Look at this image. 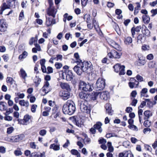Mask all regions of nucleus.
Returning <instances> with one entry per match:
<instances>
[{
    "instance_id": "obj_1",
    "label": "nucleus",
    "mask_w": 157,
    "mask_h": 157,
    "mask_svg": "<svg viewBox=\"0 0 157 157\" xmlns=\"http://www.w3.org/2000/svg\"><path fill=\"white\" fill-rule=\"evenodd\" d=\"M62 110L65 114L69 115L72 114L75 110V106L74 103L71 100H68L63 105Z\"/></svg>"
},
{
    "instance_id": "obj_50",
    "label": "nucleus",
    "mask_w": 157,
    "mask_h": 157,
    "mask_svg": "<svg viewBox=\"0 0 157 157\" xmlns=\"http://www.w3.org/2000/svg\"><path fill=\"white\" fill-rule=\"evenodd\" d=\"M128 127L130 129L135 131H137L138 130L137 127L134 124L129 125L128 126Z\"/></svg>"
},
{
    "instance_id": "obj_42",
    "label": "nucleus",
    "mask_w": 157,
    "mask_h": 157,
    "mask_svg": "<svg viewBox=\"0 0 157 157\" xmlns=\"http://www.w3.org/2000/svg\"><path fill=\"white\" fill-rule=\"evenodd\" d=\"M6 82L10 83L11 85L14 82L13 78L10 77H7L6 79Z\"/></svg>"
},
{
    "instance_id": "obj_4",
    "label": "nucleus",
    "mask_w": 157,
    "mask_h": 157,
    "mask_svg": "<svg viewBox=\"0 0 157 157\" xmlns=\"http://www.w3.org/2000/svg\"><path fill=\"white\" fill-rule=\"evenodd\" d=\"M83 72L89 73L92 69V64L90 62H83L79 63Z\"/></svg>"
},
{
    "instance_id": "obj_2",
    "label": "nucleus",
    "mask_w": 157,
    "mask_h": 157,
    "mask_svg": "<svg viewBox=\"0 0 157 157\" xmlns=\"http://www.w3.org/2000/svg\"><path fill=\"white\" fill-rule=\"evenodd\" d=\"M79 88L82 90L86 92L91 91L93 90V86L88 82L80 81L79 83Z\"/></svg>"
},
{
    "instance_id": "obj_40",
    "label": "nucleus",
    "mask_w": 157,
    "mask_h": 157,
    "mask_svg": "<svg viewBox=\"0 0 157 157\" xmlns=\"http://www.w3.org/2000/svg\"><path fill=\"white\" fill-rule=\"evenodd\" d=\"M32 117V116L31 115L27 114L24 116L23 119L28 124L29 121L31 118Z\"/></svg>"
},
{
    "instance_id": "obj_31",
    "label": "nucleus",
    "mask_w": 157,
    "mask_h": 157,
    "mask_svg": "<svg viewBox=\"0 0 157 157\" xmlns=\"http://www.w3.org/2000/svg\"><path fill=\"white\" fill-rule=\"evenodd\" d=\"M71 152L73 155L76 156L77 157H80V154L77 150L75 149H72Z\"/></svg>"
},
{
    "instance_id": "obj_28",
    "label": "nucleus",
    "mask_w": 157,
    "mask_h": 157,
    "mask_svg": "<svg viewBox=\"0 0 157 157\" xmlns=\"http://www.w3.org/2000/svg\"><path fill=\"white\" fill-rule=\"evenodd\" d=\"M142 18L145 24H148L150 22V18L147 15H143Z\"/></svg>"
},
{
    "instance_id": "obj_32",
    "label": "nucleus",
    "mask_w": 157,
    "mask_h": 157,
    "mask_svg": "<svg viewBox=\"0 0 157 157\" xmlns=\"http://www.w3.org/2000/svg\"><path fill=\"white\" fill-rule=\"evenodd\" d=\"M6 103L3 101L0 102V110L3 111L6 109Z\"/></svg>"
},
{
    "instance_id": "obj_60",
    "label": "nucleus",
    "mask_w": 157,
    "mask_h": 157,
    "mask_svg": "<svg viewBox=\"0 0 157 157\" xmlns=\"http://www.w3.org/2000/svg\"><path fill=\"white\" fill-rule=\"evenodd\" d=\"M2 57L4 61L5 62H7L9 59V57L8 55L7 54H4L2 56Z\"/></svg>"
},
{
    "instance_id": "obj_29",
    "label": "nucleus",
    "mask_w": 157,
    "mask_h": 157,
    "mask_svg": "<svg viewBox=\"0 0 157 157\" xmlns=\"http://www.w3.org/2000/svg\"><path fill=\"white\" fill-rule=\"evenodd\" d=\"M91 96L92 100L94 101L96 100L97 99L99 98L98 92H96L94 94H92L91 95Z\"/></svg>"
},
{
    "instance_id": "obj_58",
    "label": "nucleus",
    "mask_w": 157,
    "mask_h": 157,
    "mask_svg": "<svg viewBox=\"0 0 157 157\" xmlns=\"http://www.w3.org/2000/svg\"><path fill=\"white\" fill-rule=\"evenodd\" d=\"M84 136L85 137L84 140L85 141V142L87 143H88L90 142V138L88 137L87 136L86 134H84Z\"/></svg>"
},
{
    "instance_id": "obj_6",
    "label": "nucleus",
    "mask_w": 157,
    "mask_h": 157,
    "mask_svg": "<svg viewBox=\"0 0 157 157\" xmlns=\"http://www.w3.org/2000/svg\"><path fill=\"white\" fill-rule=\"evenodd\" d=\"M62 77L63 79H66L68 81H71L73 78V75L71 71L65 70L62 73Z\"/></svg>"
},
{
    "instance_id": "obj_53",
    "label": "nucleus",
    "mask_w": 157,
    "mask_h": 157,
    "mask_svg": "<svg viewBox=\"0 0 157 157\" xmlns=\"http://www.w3.org/2000/svg\"><path fill=\"white\" fill-rule=\"evenodd\" d=\"M15 94L20 98H23L25 96L24 93H15Z\"/></svg>"
},
{
    "instance_id": "obj_34",
    "label": "nucleus",
    "mask_w": 157,
    "mask_h": 157,
    "mask_svg": "<svg viewBox=\"0 0 157 157\" xmlns=\"http://www.w3.org/2000/svg\"><path fill=\"white\" fill-rule=\"evenodd\" d=\"M142 32L143 33L147 36H149L150 35V31L147 28L142 29Z\"/></svg>"
},
{
    "instance_id": "obj_17",
    "label": "nucleus",
    "mask_w": 157,
    "mask_h": 157,
    "mask_svg": "<svg viewBox=\"0 0 157 157\" xmlns=\"http://www.w3.org/2000/svg\"><path fill=\"white\" fill-rule=\"evenodd\" d=\"M46 25L47 26H49L55 23V20L54 19L47 17H46Z\"/></svg>"
},
{
    "instance_id": "obj_39",
    "label": "nucleus",
    "mask_w": 157,
    "mask_h": 157,
    "mask_svg": "<svg viewBox=\"0 0 157 157\" xmlns=\"http://www.w3.org/2000/svg\"><path fill=\"white\" fill-rule=\"evenodd\" d=\"M138 62L140 65H144L145 64L146 61L144 58H139Z\"/></svg>"
},
{
    "instance_id": "obj_62",
    "label": "nucleus",
    "mask_w": 157,
    "mask_h": 157,
    "mask_svg": "<svg viewBox=\"0 0 157 157\" xmlns=\"http://www.w3.org/2000/svg\"><path fill=\"white\" fill-rule=\"evenodd\" d=\"M136 79L139 82H142L143 81V77L139 75H137L136 76Z\"/></svg>"
},
{
    "instance_id": "obj_9",
    "label": "nucleus",
    "mask_w": 157,
    "mask_h": 157,
    "mask_svg": "<svg viewBox=\"0 0 157 157\" xmlns=\"http://www.w3.org/2000/svg\"><path fill=\"white\" fill-rule=\"evenodd\" d=\"M57 12V9H56L54 6L49 7L47 10V14L49 16H52L54 18Z\"/></svg>"
},
{
    "instance_id": "obj_13",
    "label": "nucleus",
    "mask_w": 157,
    "mask_h": 157,
    "mask_svg": "<svg viewBox=\"0 0 157 157\" xmlns=\"http://www.w3.org/2000/svg\"><path fill=\"white\" fill-rule=\"evenodd\" d=\"M59 95L64 100H67L70 96V93L68 91H65L60 92Z\"/></svg>"
},
{
    "instance_id": "obj_59",
    "label": "nucleus",
    "mask_w": 157,
    "mask_h": 157,
    "mask_svg": "<svg viewBox=\"0 0 157 157\" xmlns=\"http://www.w3.org/2000/svg\"><path fill=\"white\" fill-rule=\"evenodd\" d=\"M14 153L16 155L18 156L21 155L22 152L19 150H17L14 151Z\"/></svg>"
},
{
    "instance_id": "obj_54",
    "label": "nucleus",
    "mask_w": 157,
    "mask_h": 157,
    "mask_svg": "<svg viewBox=\"0 0 157 157\" xmlns=\"http://www.w3.org/2000/svg\"><path fill=\"white\" fill-rule=\"evenodd\" d=\"M148 67L149 68H154L155 66V63L153 62H150L148 64Z\"/></svg>"
},
{
    "instance_id": "obj_47",
    "label": "nucleus",
    "mask_w": 157,
    "mask_h": 157,
    "mask_svg": "<svg viewBox=\"0 0 157 157\" xmlns=\"http://www.w3.org/2000/svg\"><path fill=\"white\" fill-rule=\"evenodd\" d=\"M156 103V102L155 101H150V102H149L148 103H147V105L149 107L151 108L154 105H155Z\"/></svg>"
},
{
    "instance_id": "obj_11",
    "label": "nucleus",
    "mask_w": 157,
    "mask_h": 157,
    "mask_svg": "<svg viewBox=\"0 0 157 157\" xmlns=\"http://www.w3.org/2000/svg\"><path fill=\"white\" fill-rule=\"evenodd\" d=\"M24 137L25 136L24 134H20L11 137L10 139V140H9V141L12 142H17L22 140Z\"/></svg>"
},
{
    "instance_id": "obj_52",
    "label": "nucleus",
    "mask_w": 157,
    "mask_h": 157,
    "mask_svg": "<svg viewBox=\"0 0 157 157\" xmlns=\"http://www.w3.org/2000/svg\"><path fill=\"white\" fill-rule=\"evenodd\" d=\"M125 157H134V156L130 151H126Z\"/></svg>"
},
{
    "instance_id": "obj_33",
    "label": "nucleus",
    "mask_w": 157,
    "mask_h": 157,
    "mask_svg": "<svg viewBox=\"0 0 157 157\" xmlns=\"http://www.w3.org/2000/svg\"><path fill=\"white\" fill-rule=\"evenodd\" d=\"M74 57L76 59V61L75 62L77 63H80L82 61L79 59V57L78 53H75L74 55Z\"/></svg>"
},
{
    "instance_id": "obj_24",
    "label": "nucleus",
    "mask_w": 157,
    "mask_h": 157,
    "mask_svg": "<svg viewBox=\"0 0 157 157\" xmlns=\"http://www.w3.org/2000/svg\"><path fill=\"white\" fill-rule=\"evenodd\" d=\"M105 108L106 109V112L109 115H112V111L111 109V105L109 103H107L105 105Z\"/></svg>"
},
{
    "instance_id": "obj_51",
    "label": "nucleus",
    "mask_w": 157,
    "mask_h": 157,
    "mask_svg": "<svg viewBox=\"0 0 157 157\" xmlns=\"http://www.w3.org/2000/svg\"><path fill=\"white\" fill-rule=\"evenodd\" d=\"M47 131L45 129H42L39 132V134L42 136H44L46 135Z\"/></svg>"
},
{
    "instance_id": "obj_36",
    "label": "nucleus",
    "mask_w": 157,
    "mask_h": 157,
    "mask_svg": "<svg viewBox=\"0 0 157 157\" xmlns=\"http://www.w3.org/2000/svg\"><path fill=\"white\" fill-rule=\"evenodd\" d=\"M136 4L137 5V6L135 8L134 10L135 14H136L138 13L139 10H140V5L139 3H136Z\"/></svg>"
},
{
    "instance_id": "obj_27",
    "label": "nucleus",
    "mask_w": 157,
    "mask_h": 157,
    "mask_svg": "<svg viewBox=\"0 0 157 157\" xmlns=\"http://www.w3.org/2000/svg\"><path fill=\"white\" fill-rule=\"evenodd\" d=\"M28 55V53L25 51H24L18 57V59L20 60L25 58Z\"/></svg>"
},
{
    "instance_id": "obj_57",
    "label": "nucleus",
    "mask_w": 157,
    "mask_h": 157,
    "mask_svg": "<svg viewBox=\"0 0 157 157\" xmlns=\"http://www.w3.org/2000/svg\"><path fill=\"white\" fill-rule=\"evenodd\" d=\"M13 130L14 128L13 127H11L7 128V132L8 134H11L12 132L13 131Z\"/></svg>"
},
{
    "instance_id": "obj_19",
    "label": "nucleus",
    "mask_w": 157,
    "mask_h": 157,
    "mask_svg": "<svg viewBox=\"0 0 157 157\" xmlns=\"http://www.w3.org/2000/svg\"><path fill=\"white\" fill-rule=\"evenodd\" d=\"M19 75L21 77L25 80L27 76L26 71L23 68L21 69L19 72Z\"/></svg>"
},
{
    "instance_id": "obj_44",
    "label": "nucleus",
    "mask_w": 157,
    "mask_h": 157,
    "mask_svg": "<svg viewBox=\"0 0 157 157\" xmlns=\"http://www.w3.org/2000/svg\"><path fill=\"white\" fill-rule=\"evenodd\" d=\"M30 147L31 148L33 149H36L38 148L34 142H31L30 143Z\"/></svg>"
},
{
    "instance_id": "obj_15",
    "label": "nucleus",
    "mask_w": 157,
    "mask_h": 157,
    "mask_svg": "<svg viewBox=\"0 0 157 157\" xmlns=\"http://www.w3.org/2000/svg\"><path fill=\"white\" fill-rule=\"evenodd\" d=\"M79 96L81 99L84 100V101H87L89 98V94L87 93H84L83 91H81L79 93Z\"/></svg>"
},
{
    "instance_id": "obj_49",
    "label": "nucleus",
    "mask_w": 157,
    "mask_h": 157,
    "mask_svg": "<svg viewBox=\"0 0 157 157\" xmlns=\"http://www.w3.org/2000/svg\"><path fill=\"white\" fill-rule=\"evenodd\" d=\"M112 47L118 51H121V48L117 43L113 44V46Z\"/></svg>"
},
{
    "instance_id": "obj_45",
    "label": "nucleus",
    "mask_w": 157,
    "mask_h": 157,
    "mask_svg": "<svg viewBox=\"0 0 157 157\" xmlns=\"http://www.w3.org/2000/svg\"><path fill=\"white\" fill-rule=\"evenodd\" d=\"M125 66L122 65L121 66V69L119 70V75H124L125 73V72L124 71Z\"/></svg>"
},
{
    "instance_id": "obj_61",
    "label": "nucleus",
    "mask_w": 157,
    "mask_h": 157,
    "mask_svg": "<svg viewBox=\"0 0 157 157\" xmlns=\"http://www.w3.org/2000/svg\"><path fill=\"white\" fill-rule=\"evenodd\" d=\"M47 72H46V73H51L53 72V68L50 67H47Z\"/></svg>"
},
{
    "instance_id": "obj_5",
    "label": "nucleus",
    "mask_w": 157,
    "mask_h": 157,
    "mask_svg": "<svg viewBox=\"0 0 157 157\" xmlns=\"http://www.w3.org/2000/svg\"><path fill=\"white\" fill-rule=\"evenodd\" d=\"M96 85L97 90H103L105 86V80L101 78H99L97 81Z\"/></svg>"
},
{
    "instance_id": "obj_37",
    "label": "nucleus",
    "mask_w": 157,
    "mask_h": 157,
    "mask_svg": "<svg viewBox=\"0 0 157 157\" xmlns=\"http://www.w3.org/2000/svg\"><path fill=\"white\" fill-rule=\"evenodd\" d=\"M121 66L119 64L117 63L114 65L113 67L114 71L116 72H118L121 69Z\"/></svg>"
},
{
    "instance_id": "obj_56",
    "label": "nucleus",
    "mask_w": 157,
    "mask_h": 157,
    "mask_svg": "<svg viewBox=\"0 0 157 157\" xmlns=\"http://www.w3.org/2000/svg\"><path fill=\"white\" fill-rule=\"evenodd\" d=\"M151 12L152 14L151 16H154L155 15L157 14V9L152 10L151 11Z\"/></svg>"
},
{
    "instance_id": "obj_38",
    "label": "nucleus",
    "mask_w": 157,
    "mask_h": 157,
    "mask_svg": "<svg viewBox=\"0 0 157 157\" xmlns=\"http://www.w3.org/2000/svg\"><path fill=\"white\" fill-rule=\"evenodd\" d=\"M92 24L94 25L95 29L97 31L98 29L99 28V26L94 18L93 20Z\"/></svg>"
},
{
    "instance_id": "obj_63",
    "label": "nucleus",
    "mask_w": 157,
    "mask_h": 157,
    "mask_svg": "<svg viewBox=\"0 0 157 157\" xmlns=\"http://www.w3.org/2000/svg\"><path fill=\"white\" fill-rule=\"evenodd\" d=\"M24 11L23 10H22L19 16V20H21L24 18Z\"/></svg>"
},
{
    "instance_id": "obj_3",
    "label": "nucleus",
    "mask_w": 157,
    "mask_h": 157,
    "mask_svg": "<svg viewBox=\"0 0 157 157\" xmlns=\"http://www.w3.org/2000/svg\"><path fill=\"white\" fill-rule=\"evenodd\" d=\"M80 110L83 112L89 113L90 112V108L87 101H82L78 104Z\"/></svg>"
},
{
    "instance_id": "obj_35",
    "label": "nucleus",
    "mask_w": 157,
    "mask_h": 157,
    "mask_svg": "<svg viewBox=\"0 0 157 157\" xmlns=\"http://www.w3.org/2000/svg\"><path fill=\"white\" fill-rule=\"evenodd\" d=\"M113 27L117 33L119 35L121 34L120 30L118 25L116 23H114Z\"/></svg>"
},
{
    "instance_id": "obj_25",
    "label": "nucleus",
    "mask_w": 157,
    "mask_h": 157,
    "mask_svg": "<svg viewBox=\"0 0 157 157\" xmlns=\"http://www.w3.org/2000/svg\"><path fill=\"white\" fill-rule=\"evenodd\" d=\"M132 38L130 36L126 37L124 38V42L125 44L129 45L132 42Z\"/></svg>"
},
{
    "instance_id": "obj_18",
    "label": "nucleus",
    "mask_w": 157,
    "mask_h": 157,
    "mask_svg": "<svg viewBox=\"0 0 157 157\" xmlns=\"http://www.w3.org/2000/svg\"><path fill=\"white\" fill-rule=\"evenodd\" d=\"M102 125V124L100 122H97L96 124H95L94 127L95 128L98 130V132L100 133L102 132V129L101 128V126Z\"/></svg>"
},
{
    "instance_id": "obj_14",
    "label": "nucleus",
    "mask_w": 157,
    "mask_h": 157,
    "mask_svg": "<svg viewBox=\"0 0 157 157\" xmlns=\"http://www.w3.org/2000/svg\"><path fill=\"white\" fill-rule=\"evenodd\" d=\"M81 68V65L79 63H78L77 65L74 67V70L78 75H80L83 72V71Z\"/></svg>"
},
{
    "instance_id": "obj_26",
    "label": "nucleus",
    "mask_w": 157,
    "mask_h": 157,
    "mask_svg": "<svg viewBox=\"0 0 157 157\" xmlns=\"http://www.w3.org/2000/svg\"><path fill=\"white\" fill-rule=\"evenodd\" d=\"M50 148L53 149L54 151H59L60 148L59 145L53 144L50 145Z\"/></svg>"
},
{
    "instance_id": "obj_22",
    "label": "nucleus",
    "mask_w": 157,
    "mask_h": 157,
    "mask_svg": "<svg viewBox=\"0 0 157 157\" xmlns=\"http://www.w3.org/2000/svg\"><path fill=\"white\" fill-rule=\"evenodd\" d=\"M60 86L62 89L66 90L67 91H69L70 90V86L67 83H61L60 84Z\"/></svg>"
},
{
    "instance_id": "obj_8",
    "label": "nucleus",
    "mask_w": 157,
    "mask_h": 157,
    "mask_svg": "<svg viewBox=\"0 0 157 157\" xmlns=\"http://www.w3.org/2000/svg\"><path fill=\"white\" fill-rule=\"evenodd\" d=\"M121 55L120 52H117L115 50H112L111 52L108 54L107 56L110 58H114L119 59Z\"/></svg>"
},
{
    "instance_id": "obj_41",
    "label": "nucleus",
    "mask_w": 157,
    "mask_h": 157,
    "mask_svg": "<svg viewBox=\"0 0 157 157\" xmlns=\"http://www.w3.org/2000/svg\"><path fill=\"white\" fill-rule=\"evenodd\" d=\"M16 0H6V2L7 4L9 5L11 7L14 6L15 1Z\"/></svg>"
},
{
    "instance_id": "obj_55",
    "label": "nucleus",
    "mask_w": 157,
    "mask_h": 157,
    "mask_svg": "<svg viewBox=\"0 0 157 157\" xmlns=\"http://www.w3.org/2000/svg\"><path fill=\"white\" fill-rule=\"evenodd\" d=\"M55 66L56 69H59L62 67L63 65L61 63L57 62L55 63Z\"/></svg>"
},
{
    "instance_id": "obj_21",
    "label": "nucleus",
    "mask_w": 157,
    "mask_h": 157,
    "mask_svg": "<svg viewBox=\"0 0 157 157\" xmlns=\"http://www.w3.org/2000/svg\"><path fill=\"white\" fill-rule=\"evenodd\" d=\"M11 7L9 6V5L8 4L5 2L3 3V4L1 5V11L0 14H2L3 11L6 9H10Z\"/></svg>"
},
{
    "instance_id": "obj_64",
    "label": "nucleus",
    "mask_w": 157,
    "mask_h": 157,
    "mask_svg": "<svg viewBox=\"0 0 157 157\" xmlns=\"http://www.w3.org/2000/svg\"><path fill=\"white\" fill-rule=\"evenodd\" d=\"M152 147L154 149L157 147V139H156L153 144H152Z\"/></svg>"
},
{
    "instance_id": "obj_12",
    "label": "nucleus",
    "mask_w": 157,
    "mask_h": 157,
    "mask_svg": "<svg viewBox=\"0 0 157 157\" xmlns=\"http://www.w3.org/2000/svg\"><path fill=\"white\" fill-rule=\"evenodd\" d=\"M99 98L104 100H107L109 98V93L107 91L98 92Z\"/></svg>"
},
{
    "instance_id": "obj_46",
    "label": "nucleus",
    "mask_w": 157,
    "mask_h": 157,
    "mask_svg": "<svg viewBox=\"0 0 157 157\" xmlns=\"http://www.w3.org/2000/svg\"><path fill=\"white\" fill-rule=\"evenodd\" d=\"M33 81L34 83L39 85L41 81V79L38 77L36 76L34 78Z\"/></svg>"
},
{
    "instance_id": "obj_23",
    "label": "nucleus",
    "mask_w": 157,
    "mask_h": 157,
    "mask_svg": "<svg viewBox=\"0 0 157 157\" xmlns=\"http://www.w3.org/2000/svg\"><path fill=\"white\" fill-rule=\"evenodd\" d=\"M144 119L146 120L148 119L152 115V112L149 110L145 111L144 113Z\"/></svg>"
},
{
    "instance_id": "obj_10",
    "label": "nucleus",
    "mask_w": 157,
    "mask_h": 157,
    "mask_svg": "<svg viewBox=\"0 0 157 157\" xmlns=\"http://www.w3.org/2000/svg\"><path fill=\"white\" fill-rule=\"evenodd\" d=\"M8 24L6 21L2 19L0 20V31L2 32H4L6 31Z\"/></svg>"
},
{
    "instance_id": "obj_16",
    "label": "nucleus",
    "mask_w": 157,
    "mask_h": 157,
    "mask_svg": "<svg viewBox=\"0 0 157 157\" xmlns=\"http://www.w3.org/2000/svg\"><path fill=\"white\" fill-rule=\"evenodd\" d=\"M19 104L21 106L28 108L29 106V103L28 101L25 100H21L19 101Z\"/></svg>"
},
{
    "instance_id": "obj_30",
    "label": "nucleus",
    "mask_w": 157,
    "mask_h": 157,
    "mask_svg": "<svg viewBox=\"0 0 157 157\" xmlns=\"http://www.w3.org/2000/svg\"><path fill=\"white\" fill-rule=\"evenodd\" d=\"M107 145L108 148V151H109V152H113L114 151V148L112 145L111 143L108 142L107 144Z\"/></svg>"
},
{
    "instance_id": "obj_43",
    "label": "nucleus",
    "mask_w": 157,
    "mask_h": 157,
    "mask_svg": "<svg viewBox=\"0 0 157 157\" xmlns=\"http://www.w3.org/2000/svg\"><path fill=\"white\" fill-rule=\"evenodd\" d=\"M37 107V105L36 104H33L31 105V111L33 113L36 112V109Z\"/></svg>"
},
{
    "instance_id": "obj_7",
    "label": "nucleus",
    "mask_w": 157,
    "mask_h": 157,
    "mask_svg": "<svg viewBox=\"0 0 157 157\" xmlns=\"http://www.w3.org/2000/svg\"><path fill=\"white\" fill-rule=\"evenodd\" d=\"M49 86V83L48 81L44 82V85L41 90L42 95H45L51 91V88Z\"/></svg>"
},
{
    "instance_id": "obj_20",
    "label": "nucleus",
    "mask_w": 157,
    "mask_h": 157,
    "mask_svg": "<svg viewBox=\"0 0 157 157\" xmlns=\"http://www.w3.org/2000/svg\"><path fill=\"white\" fill-rule=\"evenodd\" d=\"M148 92V89L147 88H144L142 89L140 92V97H145L148 98L149 97V95L147 94Z\"/></svg>"
},
{
    "instance_id": "obj_48",
    "label": "nucleus",
    "mask_w": 157,
    "mask_h": 157,
    "mask_svg": "<svg viewBox=\"0 0 157 157\" xmlns=\"http://www.w3.org/2000/svg\"><path fill=\"white\" fill-rule=\"evenodd\" d=\"M18 121L19 124L23 125H27L28 124L25 121L24 119H18Z\"/></svg>"
}]
</instances>
